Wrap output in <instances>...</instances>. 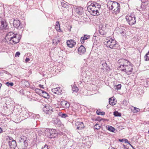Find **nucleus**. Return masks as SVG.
<instances>
[{
	"mask_svg": "<svg viewBox=\"0 0 149 149\" xmlns=\"http://www.w3.org/2000/svg\"><path fill=\"white\" fill-rule=\"evenodd\" d=\"M96 113L98 115H104L105 114L104 112H100L98 110L96 111Z\"/></svg>",
	"mask_w": 149,
	"mask_h": 149,
	"instance_id": "4c0bfd02",
	"label": "nucleus"
},
{
	"mask_svg": "<svg viewBox=\"0 0 149 149\" xmlns=\"http://www.w3.org/2000/svg\"><path fill=\"white\" fill-rule=\"evenodd\" d=\"M108 105L107 106V107H109V106H108Z\"/></svg>",
	"mask_w": 149,
	"mask_h": 149,
	"instance_id": "e2e57ef3",
	"label": "nucleus"
},
{
	"mask_svg": "<svg viewBox=\"0 0 149 149\" xmlns=\"http://www.w3.org/2000/svg\"><path fill=\"white\" fill-rule=\"evenodd\" d=\"M52 91L55 94L60 95L61 94V90L60 88H56L52 89Z\"/></svg>",
	"mask_w": 149,
	"mask_h": 149,
	"instance_id": "6ab92c4d",
	"label": "nucleus"
},
{
	"mask_svg": "<svg viewBox=\"0 0 149 149\" xmlns=\"http://www.w3.org/2000/svg\"><path fill=\"white\" fill-rule=\"evenodd\" d=\"M100 128V126L98 125V124L96 123L95 125V129L98 130H99Z\"/></svg>",
	"mask_w": 149,
	"mask_h": 149,
	"instance_id": "79ce46f5",
	"label": "nucleus"
},
{
	"mask_svg": "<svg viewBox=\"0 0 149 149\" xmlns=\"http://www.w3.org/2000/svg\"><path fill=\"white\" fill-rule=\"evenodd\" d=\"M126 21L130 25L134 24L136 22L135 15L133 14H131L127 15L126 17Z\"/></svg>",
	"mask_w": 149,
	"mask_h": 149,
	"instance_id": "20e7f679",
	"label": "nucleus"
},
{
	"mask_svg": "<svg viewBox=\"0 0 149 149\" xmlns=\"http://www.w3.org/2000/svg\"><path fill=\"white\" fill-rule=\"evenodd\" d=\"M107 6L109 10H113L114 12L113 13H115V14L118 13L120 12V5L119 3L117 2L109 0Z\"/></svg>",
	"mask_w": 149,
	"mask_h": 149,
	"instance_id": "f03ea898",
	"label": "nucleus"
},
{
	"mask_svg": "<svg viewBox=\"0 0 149 149\" xmlns=\"http://www.w3.org/2000/svg\"><path fill=\"white\" fill-rule=\"evenodd\" d=\"M148 1V0H141L142 2L143 3H144V5L143 4H142V5H141V6L142 5L145 6V9L147 8L148 7V6H147L146 4L145 3L147 2Z\"/></svg>",
	"mask_w": 149,
	"mask_h": 149,
	"instance_id": "f704fd0d",
	"label": "nucleus"
},
{
	"mask_svg": "<svg viewBox=\"0 0 149 149\" xmlns=\"http://www.w3.org/2000/svg\"><path fill=\"white\" fill-rule=\"evenodd\" d=\"M29 115L28 111L27 110L23 111L21 114V116L23 118V119H25L27 118Z\"/></svg>",
	"mask_w": 149,
	"mask_h": 149,
	"instance_id": "a211bd4d",
	"label": "nucleus"
},
{
	"mask_svg": "<svg viewBox=\"0 0 149 149\" xmlns=\"http://www.w3.org/2000/svg\"><path fill=\"white\" fill-rule=\"evenodd\" d=\"M26 138L24 136H21L19 138V141L20 142H23L24 141L26 140Z\"/></svg>",
	"mask_w": 149,
	"mask_h": 149,
	"instance_id": "bb28decb",
	"label": "nucleus"
},
{
	"mask_svg": "<svg viewBox=\"0 0 149 149\" xmlns=\"http://www.w3.org/2000/svg\"><path fill=\"white\" fill-rule=\"evenodd\" d=\"M72 90L73 92H77L78 91V88L77 86L74 85L72 87Z\"/></svg>",
	"mask_w": 149,
	"mask_h": 149,
	"instance_id": "2f4dec72",
	"label": "nucleus"
},
{
	"mask_svg": "<svg viewBox=\"0 0 149 149\" xmlns=\"http://www.w3.org/2000/svg\"><path fill=\"white\" fill-rule=\"evenodd\" d=\"M115 99L114 97H111L109 99V104L111 105H114L116 104V101H115Z\"/></svg>",
	"mask_w": 149,
	"mask_h": 149,
	"instance_id": "4be33fe9",
	"label": "nucleus"
},
{
	"mask_svg": "<svg viewBox=\"0 0 149 149\" xmlns=\"http://www.w3.org/2000/svg\"><path fill=\"white\" fill-rule=\"evenodd\" d=\"M13 25L17 29H20L22 27V26L20 25V21L18 20H14Z\"/></svg>",
	"mask_w": 149,
	"mask_h": 149,
	"instance_id": "ddd939ff",
	"label": "nucleus"
},
{
	"mask_svg": "<svg viewBox=\"0 0 149 149\" xmlns=\"http://www.w3.org/2000/svg\"><path fill=\"white\" fill-rule=\"evenodd\" d=\"M102 65V69L104 71H109L110 70L109 67L107 65V64L105 61H102L101 62Z\"/></svg>",
	"mask_w": 149,
	"mask_h": 149,
	"instance_id": "9d476101",
	"label": "nucleus"
},
{
	"mask_svg": "<svg viewBox=\"0 0 149 149\" xmlns=\"http://www.w3.org/2000/svg\"><path fill=\"white\" fill-rule=\"evenodd\" d=\"M62 6L64 8H66L68 6L67 4L64 2L61 3Z\"/></svg>",
	"mask_w": 149,
	"mask_h": 149,
	"instance_id": "a19ab883",
	"label": "nucleus"
},
{
	"mask_svg": "<svg viewBox=\"0 0 149 149\" xmlns=\"http://www.w3.org/2000/svg\"><path fill=\"white\" fill-rule=\"evenodd\" d=\"M61 105L64 108H68L70 106V104L68 103L65 101H62L61 102Z\"/></svg>",
	"mask_w": 149,
	"mask_h": 149,
	"instance_id": "aec40b11",
	"label": "nucleus"
},
{
	"mask_svg": "<svg viewBox=\"0 0 149 149\" xmlns=\"http://www.w3.org/2000/svg\"><path fill=\"white\" fill-rule=\"evenodd\" d=\"M148 133H149V130H148Z\"/></svg>",
	"mask_w": 149,
	"mask_h": 149,
	"instance_id": "680f3d73",
	"label": "nucleus"
},
{
	"mask_svg": "<svg viewBox=\"0 0 149 149\" xmlns=\"http://www.w3.org/2000/svg\"><path fill=\"white\" fill-rule=\"evenodd\" d=\"M90 36L88 35H84L83 36H82V37H89Z\"/></svg>",
	"mask_w": 149,
	"mask_h": 149,
	"instance_id": "8fccbe9b",
	"label": "nucleus"
},
{
	"mask_svg": "<svg viewBox=\"0 0 149 149\" xmlns=\"http://www.w3.org/2000/svg\"><path fill=\"white\" fill-rule=\"evenodd\" d=\"M48 132L47 135L50 138H54L57 136L58 133L56 130L49 129L48 130Z\"/></svg>",
	"mask_w": 149,
	"mask_h": 149,
	"instance_id": "0eeeda50",
	"label": "nucleus"
},
{
	"mask_svg": "<svg viewBox=\"0 0 149 149\" xmlns=\"http://www.w3.org/2000/svg\"><path fill=\"white\" fill-rule=\"evenodd\" d=\"M43 111L46 114H51L52 111V109L49 106H45L43 109Z\"/></svg>",
	"mask_w": 149,
	"mask_h": 149,
	"instance_id": "1a4fd4ad",
	"label": "nucleus"
},
{
	"mask_svg": "<svg viewBox=\"0 0 149 149\" xmlns=\"http://www.w3.org/2000/svg\"><path fill=\"white\" fill-rule=\"evenodd\" d=\"M107 129L109 131L112 132H114L115 129L113 127L111 126H108L107 127Z\"/></svg>",
	"mask_w": 149,
	"mask_h": 149,
	"instance_id": "c85d7f7f",
	"label": "nucleus"
},
{
	"mask_svg": "<svg viewBox=\"0 0 149 149\" xmlns=\"http://www.w3.org/2000/svg\"><path fill=\"white\" fill-rule=\"evenodd\" d=\"M39 91L42 92V96L44 97L48 98L49 97V95H48V93L45 91L40 90L39 89H36V91Z\"/></svg>",
	"mask_w": 149,
	"mask_h": 149,
	"instance_id": "dca6fc26",
	"label": "nucleus"
},
{
	"mask_svg": "<svg viewBox=\"0 0 149 149\" xmlns=\"http://www.w3.org/2000/svg\"><path fill=\"white\" fill-rule=\"evenodd\" d=\"M108 105L107 106V107H109V106H108Z\"/></svg>",
	"mask_w": 149,
	"mask_h": 149,
	"instance_id": "0e129e2a",
	"label": "nucleus"
},
{
	"mask_svg": "<svg viewBox=\"0 0 149 149\" xmlns=\"http://www.w3.org/2000/svg\"><path fill=\"white\" fill-rule=\"evenodd\" d=\"M130 146H131L132 148H133V149H134V148L131 145V144L130 143H129V144Z\"/></svg>",
	"mask_w": 149,
	"mask_h": 149,
	"instance_id": "13d9d810",
	"label": "nucleus"
},
{
	"mask_svg": "<svg viewBox=\"0 0 149 149\" xmlns=\"http://www.w3.org/2000/svg\"><path fill=\"white\" fill-rule=\"evenodd\" d=\"M124 139L125 140L124 141H125V143H127L128 144H129V142L128 141L127 139Z\"/></svg>",
	"mask_w": 149,
	"mask_h": 149,
	"instance_id": "de8ad7c7",
	"label": "nucleus"
},
{
	"mask_svg": "<svg viewBox=\"0 0 149 149\" xmlns=\"http://www.w3.org/2000/svg\"><path fill=\"white\" fill-rule=\"evenodd\" d=\"M20 55V53L19 52H17L16 53L15 56L16 57H19Z\"/></svg>",
	"mask_w": 149,
	"mask_h": 149,
	"instance_id": "a18cd8bd",
	"label": "nucleus"
},
{
	"mask_svg": "<svg viewBox=\"0 0 149 149\" xmlns=\"http://www.w3.org/2000/svg\"><path fill=\"white\" fill-rule=\"evenodd\" d=\"M124 139H119V141L120 142H122L124 141Z\"/></svg>",
	"mask_w": 149,
	"mask_h": 149,
	"instance_id": "5fc2aeb1",
	"label": "nucleus"
},
{
	"mask_svg": "<svg viewBox=\"0 0 149 149\" xmlns=\"http://www.w3.org/2000/svg\"><path fill=\"white\" fill-rule=\"evenodd\" d=\"M149 54V51H148L147 53L145 55L144 57L145 58V60L146 61H148L149 60V58H148V55Z\"/></svg>",
	"mask_w": 149,
	"mask_h": 149,
	"instance_id": "c9c22d12",
	"label": "nucleus"
},
{
	"mask_svg": "<svg viewBox=\"0 0 149 149\" xmlns=\"http://www.w3.org/2000/svg\"><path fill=\"white\" fill-rule=\"evenodd\" d=\"M6 139L8 142V144L10 148L14 149L17 146L16 141L11 137L8 136Z\"/></svg>",
	"mask_w": 149,
	"mask_h": 149,
	"instance_id": "423d86ee",
	"label": "nucleus"
},
{
	"mask_svg": "<svg viewBox=\"0 0 149 149\" xmlns=\"http://www.w3.org/2000/svg\"><path fill=\"white\" fill-rule=\"evenodd\" d=\"M76 125H77V129L81 130L84 127V125L82 122H77L76 124Z\"/></svg>",
	"mask_w": 149,
	"mask_h": 149,
	"instance_id": "412c9836",
	"label": "nucleus"
},
{
	"mask_svg": "<svg viewBox=\"0 0 149 149\" xmlns=\"http://www.w3.org/2000/svg\"><path fill=\"white\" fill-rule=\"evenodd\" d=\"M59 115L61 117L63 118H65L66 117L68 116L66 114H65V113H60Z\"/></svg>",
	"mask_w": 149,
	"mask_h": 149,
	"instance_id": "72a5a7b5",
	"label": "nucleus"
},
{
	"mask_svg": "<svg viewBox=\"0 0 149 149\" xmlns=\"http://www.w3.org/2000/svg\"><path fill=\"white\" fill-rule=\"evenodd\" d=\"M23 142L24 145V148H23L24 149L25 148H26V147H27L28 146L27 142L26 141V140L24 141Z\"/></svg>",
	"mask_w": 149,
	"mask_h": 149,
	"instance_id": "37998d69",
	"label": "nucleus"
},
{
	"mask_svg": "<svg viewBox=\"0 0 149 149\" xmlns=\"http://www.w3.org/2000/svg\"><path fill=\"white\" fill-rule=\"evenodd\" d=\"M72 27V26L71 25H70L68 26V28H70V29H69L70 31H71V29Z\"/></svg>",
	"mask_w": 149,
	"mask_h": 149,
	"instance_id": "864d4df0",
	"label": "nucleus"
},
{
	"mask_svg": "<svg viewBox=\"0 0 149 149\" xmlns=\"http://www.w3.org/2000/svg\"><path fill=\"white\" fill-rule=\"evenodd\" d=\"M111 149H116V148H113V147H111Z\"/></svg>",
	"mask_w": 149,
	"mask_h": 149,
	"instance_id": "052dcab7",
	"label": "nucleus"
},
{
	"mask_svg": "<svg viewBox=\"0 0 149 149\" xmlns=\"http://www.w3.org/2000/svg\"><path fill=\"white\" fill-rule=\"evenodd\" d=\"M88 4L90 5L89 6H91V7H94H94L96 8L97 9H100V4L95 2H93V3L89 2Z\"/></svg>",
	"mask_w": 149,
	"mask_h": 149,
	"instance_id": "4468645a",
	"label": "nucleus"
},
{
	"mask_svg": "<svg viewBox=\"0 0 149 149\" xmlns=\"http://www.w3.org/2000/svg\"><path fill=\"white\" fill-rule=\"evenodd\" d=\"M104 43L107 47L111 49H116L118 46L116 41L114 39V38L113 39L110 38L109 39H106Z\"/></svg>",
	"mask_w": 149,
	"mask_h": 149,
	"instance_id": "7ed1b4c3",
	"label": "nucleus"
},
{
	"mask_svg": "<svg viewBox=\"0 0 149 149\" xmlns=\"http://www.w3.org/2000/svg\"><path fill=\"white\" fill-rule=\"evenodd\" d=\"M42 149H48V146L46 145H45L42 148Z\"/></svg>",
	"mask_w": 149,
	"mask_h": 149,
	"instance_id": "49530a36",
	"label": "nucleus"
},
{
	"mask_svg": "<svg viewBox=\"0 0 149 149\" xmlns=\"http://www.w3.org/2000/svg\"><path fill=\"white\" fill-rule=\"evenodd\" d=\"M54 124L56 126H58L60 124L61 122L60 121L58 120L57 119H56L54 120Z\"/></svg>",
	"mask_w": 149,
	"mask_h": 149,
	"instance_id": "c756f323",
	"label": "nucleus"
},
{
	"mask_svg": "<svg viewBox=\"0 0 149 149\" xmlns=\"http://www.w3.org/2000/svg\"><path fill=\"white\" fill-rule=\"evenodd\" d=\"M131 110H132V111L134 113H137L139 112L140 111V109L135 107H134L133 109H131Z\"/></svg>",
	"mask_w": 149,
	"mask_h": 149,
	"instance_id": "7c9ffc66",
	"label": "nucleus"
},
{
	"mask_svg": "<svg viewBox=\"0 0 149 149\" xmlns=\"http://www.w3.org/2000/svg\"><path fill=\"white\" fill-rule=\"evenodd\" d=\"M93 44L95 45L100 42L99 38H93Z\"/></svg>",
	"mask_w": 149,
	"mask_h": 149,
	"instance_id": "b1692460",
	"label": "nucleus"
},
{
	"mask_svg": "<svg viewBox=\"0 0 149 149\" xmlns=\"http://www.w3.org/2000/svg\"><path fill=\"white\" fill-rule=\"evenodd\" d=\"M86 52V49L84 46L81 45L78 49V53L79 54L81 55Z\"/></svg>",
	"mask_w": 149,
	"mask_h": 149,
	"instance_id": "f3484780",
	"label": "nucleus"
},
{
	"mask_svg": "<svg viewBox=\"0 0 149 149\" xmlns=\"http://www.w3.org/2000/svg\"><path fill=\"white\" fill-rule=\"evenodd\" d=\"M81 42L82 44H83L84 42V40H87L89 38H81Z\"/></svg>",
	"mask_w": 149,
	"mask_h": 149,
	"instance_id": "c03bdc74",
	"label": "nucleus"
},
{
	"mask_svg": "<svg viewBox=\"0 0 149 149\" xmlns=\"http://www.w3.org/2000/svg\"><path fill=\"white\" fill-rule=\"evenodd\" d=\"M121 87V85L120 84H118L115 86V88L116 90H119L120 89Z\"/></svg>",
	"mask_w": 149,
	"mask_h": 149,
	"instance_id": "58836bf2",
	"label": "nucleus"
},
{
	"mask_svg": "<svg viewBox=\"0 0 149 149\" xmlns=\"http://www.w3.org/2000/svg\"><path fill=\"white\" fill-rule=\"evenodd\" d=\"M39 86H40V88H44V87H43V85L40 84V85H39Z\"/></svg>",
	"mask_w": 149,
	"mask_h": 149,
	"instance_id": "6e6d98bb",
	"label": "nucleus"
},
{
	"mask_svg": "<svg viewBox=\"0 0 149 149\" xmlns=\"http://www.w3.org/2000/svg\"><path fill=\"white\" fill-rule=\"evenodd\" d=\"M60 39H58L57 38H55L52 40V43L54 45H56L60 42Z\"/></svg>",
	"mask_w": 149,
	"mask_h": 149,
	"instance_id": "5701e85b",
	"label": "nucleus"
},
{
	"mask_svg": "<svg viewBox=\"0 0 149 149\" xmlns=\"http://www.w3.org/2000/svg\"><path fill=\"white\" fill-rule=\"evenodd\" d=\"M148 81H146V85H148Z\"/></svg>",
	"mask_w": 149,
	"mask_h": 149,
	"instance_id": "bf43d9fd",
	"label": "nucleus"
},
{
	"mask_svg": "<svg viewBox=\"0 0 149 149\" xmlns=\"http://www.w3.org/2000/svg\"><path fill=\"white\" fill-rule=\"evenodd\" d=\"M67 44L69 47L72 48L75 45L76 42L73 40H68L67 42Z\"/></svg>",
	"mask_w": 149,
	"mask_h": 149,
	"instance_id": "2eb2a0df",
	"label": "nucleus"
},
{
	"mask_svg": "<svg viewBox=\"0 0 149 149\" xmlns=\"http://www.w3.org/2000/svg\"><path fill=\"white\" fill-rule=\"evenodd\" d=\"M9 26L6 22L2 19H0V29L3 30L7 29L9 28Z\"/></svg>",
	"mask_w": 149,
	"mask_h": 149,
	"instance_id": "6e6552de",
	"label": "nucleus"
},
{
	"mask_svg": "<svg viewBox=\"0 0 149 149\" xmlns=\"http://www.w3.org/2000/svg\"><path fill=\"white\" fill-rule=\"evenodd\" d=\"M123 148L125 149H128V148L125 145H123Z\"/></svg>",
	"mask_w": 149,
	"mask_h": 149,
	"instance_id": "603ef678",
	"label": "nucleus"
},
{
	"mask_svg": "<svg viewBox=\"0 0 149 149\" xmlns=\"http://www.w3.org/2000/svg\"><path fill=\"white\" fill-rule=\"evenodd\" d=\"M6 84L8 86H13L14 85V84H13V83L9 82H6Z\"/></svg>",
	"mask_w": 149,
	"mask_h": 149,
	"instance_id": "ea45409f",
	"label": "nucleus"
},
{
	"mask_svg": "<svg viewBox=\"0 0 149 149\" xmlns=\"http://www.w3.org/2000/svg\"><path fill=\"white\" fill-rule=\"evenodd\" d=\"M55 28L57 31L60 32L61 31L59 23L58 21H57L56 23V25L55 26Z\"/></svg>",
	"mask_w": 149,
	"mask_h": 149,
	"instance_id": "a878e982",
	"label": "nucleus"
},
{
	"mask_svg": "<svg viewBox=\"0 0 149 149\" xmlns=\"http://www.w3.org/2000/svg\"><path fill=\"white\" fill-rule=\"evenodd\" d=\"M22 83L24 84V85L26 87H28L29 86V84L28 82L26 80L23 81H22Z\"/></svg>",
	"mask_w": 149,
	"mask_h": 149,
	"instance_id": "e433bc0d",
	"label": "nucleus"
},
{
	"mask_svg": "<svg viewBox=\"0 0 149 149\" xmlns=\"http://www.w3.org/2000/svg\"><path fill=\"white\" fill-rule=\"evenodd\" d=\"M30 61V59L29 58H26L25 60V62L27 63Z\"/></svg>",
	"mask_w": 149,
	"mask_h": 149,
	"instance_id": "09e8293b",
	"label": "nucleus"
},
{
	"mask_svg": "<svg viewBox=\"0 0 149 149\" xmlns=\"http://www.w3.org/2000/svg\"><path fill=\"white\" fill-rule=\"evenodd\" d=\"M121 34H122V35H123V36H124V35H123V34H124L125 35V31H123L122 32V33H121Z\"/></svg>",
	"mask_w": 149,
	"mask_h": 149,
	"instance_id": "3c124183",
	"label": "nucleus"
},
{
	"mask_svg": "<svg viewBox=\"0 0 149 149\" xmlns=\"http://www.w3.org/2000/svg\"><path fill=\"white\" fill-rule=\"evenodd\" d=\"M22 37V35L18 34L17 33H14L13 32H10L8 33L6 35V37Z\"/></svg>",
	"mask_w": 149,
	"mask_h": 149,
	"instance_id": "f8f14e48",
	"label": "nucleus"
},
{
	"mask_svg": "<svg viewBox=\"0 0 149 149\" xmlns=\"http://www.w3.org/2000/svg\"><path fill=\"white\" fill-rule=\"evenodd\" d=\"M113 115L115 116H121V114L117 111H115L113 112Z\"/></svg>",
	"mask_w": 149,
	"mask_h": 149,
	"instance_id": "473e14b6",
	"label": "nucleus"
},
{
	"mask_svg": "<svg viewBox=\"0 0 149 149\" xmlns=\"http://www.w3.org/2000/svg\"><path fill=\"white\" fill-rule=\"evenodd\" d=\"M77 13L79 15H81L83 12V9L81 8H77L76 9Z\"/></svg>",
	"mask_w": 149,
	"mask_h": 149,
	"instance_id": "cd10ccee",
	"label": "nucleus"
},
{
	"mask_svg": "<svg viewBox=\"0 0 149 149\" xmlns=\"http://www.w3.org/2000/svg\"><path fill=\"white\" fill-rule=\"evenodd\" d=\"M87 9L91 14L93 16H98L100 15V9H97L96 8L94 7L88 6Z\"/></svg>",
	"mask_w": 149,
	"mask_h": 149,
	"instance_id": "39448f33",
	"label": "nucleus"
},
{
	"mask_svg": "<svg viewBox=\"0 0 149 149\" xmlns=\"http://www.w3.org/2000/svg\"><path fill=\"white\" fill-rule=\"evenodd\" d=\"M3 132L2 129L0 127V133H2Z\"/></svg>",
	"mask_w": 149,
	"mask_h": 149,
	"instance_id": "4d7b16f0",
	"label": "nucleus"
},
{
	"mask_svg": "<svg viewBox=\"0 0 149 149\" xmlns=\"http://www.w3.org/2000/svg\"><path fill=\"white\" fill-rule=\"evenodd\" d=\"M10 39H9L11 41H12L14 43H17L19 41L20 39L19 38H10Z\"/></svg>",
	"mask_w": 149,
	"mask_h": 149,
	"instance_id": "393cba45",
	"label": "nucleus"
},
{
	"mask_svg": "<svg viewBox=\"0 0 149 149\" xmlns=\"http://www.w3.org/2000/svg\"><path fill=\"white\" fill-rule=\"evenodd\" d=\"M122 71L125 72V73L129 75L132 74L133 70V65L128 61L124 59H120L118 61Z\"/></svg>",
	"mask_w": 149,
	"mask_h": 149,
	"instance_id": "f257e3e1",
	"label": "nucleus"
},
{
	"mask_svg": "<svg viewBox=\"0 0 149 149\" xmlns=\"http://www.w3.org/2000/svg\"><path fill=\"white\" fill-rule=\"evenodd\" d=\"M106 29V24H101L100 25L99 32L101 35H103L104 32Z\"/></svg>",
	"mask_w": 149,
	"mask_h": 149,
	"instance_id": "9b49d317",
	"label": "nucleus"
}]
</instances>
